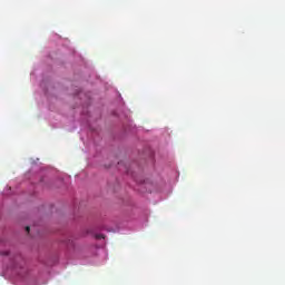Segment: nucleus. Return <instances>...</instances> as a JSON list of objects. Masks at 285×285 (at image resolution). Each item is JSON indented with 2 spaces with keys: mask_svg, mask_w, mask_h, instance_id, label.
<instances>
[{
  "mask_svg": "<svg viewBox=\"0 0 285 285\" xmlns=\"http://www.w3.org/2000/svg\"><path fill=\"white\" fill-rule=\"evenodd\" d=\"M96 239H104V235L102 234H97Z\"/></svg>",
  "mask_w": 285,
  "mask_h": 285,
  "instance_id": "obj_1",
  "label": "nucleus"
},
{
  "mask_svg": "<svg viewBox=\"0 0 285 285\" xmlns=\"http://www.w3.org/2000/svg\"><path fill=\"white\" fill-rule=\"evenodd\" d=\"M26 232H27V233H30V226H27V227H26Z\"/></svg>",
  "mask_w": 285,
  "mask_h": 285,
  "instance_id": "obj_2",
  "label": "nucleus"
},
{
  "mask_svg": "<svg viewBox=\"0 0 285 285\" xmlns=\"http://www.w3.org/2000/svg\"><path fill=\"white\" fill-rule=\"evenodd\" d=\"M2 255H10V253H8V252H2Z\"/></svg>",
  "mask_w": 285,
  "mask_h": 285,
  "instance_id": "obj_3",
  "label": "nucleus"
}]
</instances>
